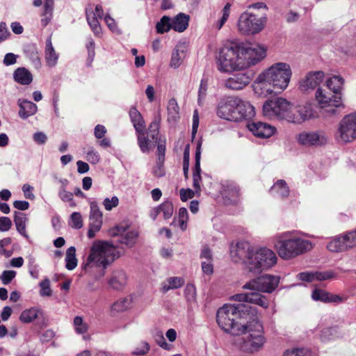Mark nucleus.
I'll return each instance as SVG.
<instances>
[{"instance_id":"864d4df0","label":"nucleus","mask_w":356,"mask_h":356,"mask_svg":"<svg viewBox=\"0 0 356 356\" xmlns=\"http://www.w3.org/2000/svg\"><path fill=\"white\" fill-rule=\"evenodd\" d=\"M69 225L72 228L77 229L83 227V219L79 212H73L71 214Z\"/></svg>"},{"instance_id":"6ab92c4d","label":"nucleus","mask_w":356,"mask_h":356,"mask_svg":"<svg viewBox=\"0 0 356 356\" xmlns=\"http://www.w3.org/2000/svg\"><path fill=\"white\" fill-rule=\"evenodd\" d=\"M86 15L87 22L92 30L94 34L99 36L102 33V29L98 21V18L102 19L104 15V10L101 5L95 6L94 12L92 8L89 6L86 8Z\"/></svg>"},{"instance_id":"dca6fc26","label":"nucleus","mask_w":356,"mask_h":356,"mask_svg":"<svg viewBox=\"0 0 356 356\" xmlns=\"http://www.w3.org/2000/svg\"><path fill=\"white\" fill-rule=\"evenodd\" d=\"M110 235L112 236H118V242L126 245L129 248H132L138 236V234L135 230H129L125 225H117L110 230Z\"/></svg>"},{"instance_id":"aec40b11","label":"nucleus","mask_w":356,"mask_h":356,"mask_svg":"<svg viewBox=\"0 0 356 356\" xmlns=\"http://www.w3.org/2000/svg\"><path fill=\"white\" fill-rule=\"evenodd\" d=\"M232 299L237 302L255 304L263 308H268L269 305L268 300L266 296L254 291L238 293L233 296Z\"/></svg>"},{"instance_id":"338daca9","label":"nucleus","mask_w":356,"mask_h":356,"mask_svg":"<svg viewBox=\"0 0 356 356\" xmlns=\"http://www.w3.org/2000/svg\"><path fill=\"white\" fill-rule=\"evenodd\" d=\"M105 22L107 25V26L109 28V29L115 33H120V29L118 28L116 23L112 17H111L109 15H106L104 17Z\"/></svg>"},{"instance_id":"8fccbe9b","label":"nucleus","mask_w":356,"mask_h":356,"mask_svg":"<svg viewBox=\"0 0 356 356\" xmlns=\"http://www.w3.org/2000/svg\"><path fill=\"white\" fill-rule=\"evenodd\" d=\"M156 31L158 33H164L168 32L172 29V23H170V18L168 16H163L156 25Z\"/></svg>"},{"instance_id":"4be33fe9","label":"nucleus","mask_w":356,"mask_h":356,"mask_svg":"<svg viewBox=\"0 0 356 356\" xmlns=\"http://www.w3.org/2000/svg\"><path fill=\"white\" fill-rule=\"evenodd\" d=\"M252 80V76L247 72L234 74L225 81V86L232 90H242L248 86Z\"/></svg>"},{"instance_id":"0eeeda50","label":"nucleus","mask_w":356,"mask_h":356,"mask_svg":"<svg viewBox=\"0 0 356 356\" xmlns=\"http://www.w3.org/2000/svg\"><path fill=\"white\" fill-rule=\"evenodd\" d=\"M316 98L321 109V114L324 118H328L339 113V109L343 108L341 95L331 94L326 89L318 88Z\"/></svg>"},{"instance_id":"5fc2aeb1","label":"nucleus","mask_w":356,"mask_h":356,"mask_svg":"<svg viewBox=\"0 0 356 356\" xmlns=\"http://www.w3.org/2000/svg\"><path fill=\"white\" fill-rule=\"evenodd\" d=\"M149 344L147 341H141L132 352V355L143 356L146 355L149 352Z\"/></svg>"},{"instance_id":"f3484780","label":"nucleus","mask_w":356,"mask_h":356,"mask_svg":"<svg viewBox=\"0 0 356 356\" xmlns=\"http://www.w3.org/2000/svg\"><path fill=\"white\" fill-rule=\"evenodd\" d=\"M90 212L89 216V229L88 231V237L92 238L95 234L100 230L102 225V212L99 210L96 202L90 203Z\"/></svg>"},{"instance_id":"b1692460","label":"nucleus","mask_w":356,"mask_h":356,"mask_svg":"<svg viewBox=\"0 0 356 356\" xmlns=\"http://www.w3.org/2000/svg\"><path fill=\"white\" fill-rule=\"evenodd\" d=\"M298 142L305 146L321 145L326 143V138L317 132L303 131L298 134Z\"/></svg>"},{"instance_id":"f257e3e1","label":"nucleus","mask_w":356,"mask_h":356,"mask_svg":"<svg viewBox=\"0 0 356 356\" xmlns=\"http://www.w3.org/2000/svg\"><path fill=\"white\" fill-rule=\"evenodd\" d=\"M232 260L241 261L245 269L253 274H259L277 263L275 253L266 248H256L247 242H238L231 250Z\"/></svg>"},{"instance_id":"c85d7f7f","label":"nucleus","mask_w":356,"mask_h":356,"mask_svg":"<svg viewBox=\"0 0 356 356\" xmlns=\"http://www.w3.org/2000/svg\"><path fill=\"white\" fill-rule=\"evenodd\" d=\"M127 283V275L123 270H115L108 280V284L115 290L122 289Z\"/></svg>"},{"instance_id":"bb28decb","label":"nucleus","mask_w":356,"mask_h":356,"mask_svg":"<svg viewBox=\"0 0 356 356\" xmlns=\"http://www.w3.org/2000/svg\"><path fill=\"white\" fill-rule=\"evenodd\" d=\"M236 114L237 115L236 122L242 120H249L255 115L254 108L249 102L243 101L240 99V102L236 106Z\"/></svg>"},{"instance_id":"37998d69","label":"nucleus","mask_w":356,"mask_h":356,"mask_svg":"<svg viewBox=\"0 0 356 356\" xmlns=\"http://www.w3.org/2000/svg\"><path fill=\"white\" fill-rule=\"evenodd\" d=\"M343 336V333L339 330L338 327H330L322 330L321 339L322 341H325L335 338L342 337Z\"/></svg>"},{"instance_id":"0e129e2a","label":"nucleus","mask_w":356,"mask_h":356,"mask_svg":"<svg viewBox=\"0 0 356 356\" xmlns=\"http://www.w3.org/2000/svg\"><path fill=\"white\" fill-rule=\"evenodd\" d=\"M207 91V82L204 79H202L198 90V104H202V99L205 97Z\"/></svg>"},{"instance_id":"3c124183","label":"nucleus","mask_w":356,"mask_h":356,"mask_svg":"<svg viewBox=\"0 0 356 356\" xmlns=\"http://www.w3.org/2000/svg\"><path fill=\"white\" fill-rule=\"evenodd\" d=\"M74 327L77 334H83L88 330V325L84 323L82 317L76 316L73 321Z\"/></svg>"},{"instance_id":"680f3d73","label":"nucleus","mask_w":356,"mask_h":356,"mask_svg":"<svg viewBox=\"0 0 356 356\" xmlns=\"http://www.w3.org/2000/svg\"><path fill=\"white\" fill-rule=\"evenodd\" d=\"M154 339L157 344L165 350H170L171 346L166 343L162 332L159 331L154 335Z\"/></svg>"},{"instance_id":"69168bd1","label":"nucleus","mask_w":356,"mask_h":356,"mask_svg":"<svg viewBox=\"0 0 356 356\" xmlns=\"http://www.w3.org/2000/svg\"><path fill=\"white\" fill-rule=\"evenodd\" d=\"M16 273L13 270H4L0 278L3 284H8L15 277Z\"/></svg>"},{"instance_id":"7c9ffc66","label":"nucleus","mask_w":356,"mask_h":356,"mask_svg":"<svg viewBox=\"0 0 356 356\" xmlns=\"http://www.w3.org/2000/svg\"><path fill=\"white\" fill-rule=\"evenodd\" d=\"M18 106H19V116L24 120L33 115L38 110L35 104L26 99H19Z\"/></svg>"},{"instance_id":"f8f14e48","label":"nucleus","mask_w":356,"mask_h":356,"mask_svg":"<svg viewBox=\"0 0 356 356\" xmlns=\"http://www.w3.org/2000/svg\"><path fill=\"white\" fill-rule=\"evenodd\" d=\"M265 22L266 18L244 12L238 20V29L243 34H256L264 29Z\"/></svg>"},{"instance_id":"bf43d9fd","label":"nucleus","mask_w":356,"mask_h":356,"mask_svg":"<svg viewBox=\"0 0 356 356\" xmlns=\"http://www.w3.org/2000/svg\"><path fill=\"white\" fill-rule=\"evenodd\" d=\"M86 159L92 164H97L100 161V155L93 147H91L86 153Z\"/></svg>"},{"instance_id":"e433bc0d","label":"nucleus","mask_w":356,"mask_h":356,"mask_svg":"<svg viewBox=\"0 0 356 356\" xmlns=\"http://www.w3.org/2000/svg\"><path fill=\"white\" fill-rule=\"evenodd\" d=\"M58 55L56 52L51 42V37L48 38L46 41L45 47V59L48 66L54 67L56 65Z\"/></svg>"},{"instance_id":"20e7f679","label":"nucleus","mask_w":356,"mask_h":356,"mask_svg":"<svg viewBox=\"0 0 356 356\" xmlns=\"http://www.w3.org/2000/svg\"><path fill=\"white\" fill-rule=\"evenodd\" d=\"M122 252L108 241H96L90 248V254L83 268L95 266L106 268L116 259L119 258Z\"/></svg>"},{"instance_id":"ea45409f","label":"nucleus","mask_w":356,"mask_h":356,"mask_svg":"<svg viewBox=\"0 0 356 356\" xmlns=\"http://www.w3.org/2000/svg\"><path fill=\"white\" fill-rule=\"evenodd\" d=\"M188 22V15L184 13H179L172 22V29L178 32H183L187 29Z\"/></svg>"},{"instance_id":"473e14b6","label":"nucleus","mask_w":356,"mask_h":356,"mask_svg":"<svg viewBox=\"0 0 356 356\" xmlns=\"http://www.w3.org/2000/svg\"><path fill=\"white\" fill-rule=\"evenodd\" d=\"M348 239L346 234L333 238L327 245V248L334 252H341L350 248L348 245Z\"/></svg>"},{"instance_id":"a878e982","label":"nucleus","mask_w":356,"mask_h":356,"mask_svg":"<svg viewBox=\"0 0 356 356\" xmlns=\"http://www.w3.org/2000/svg\"><path fill=\"white\" fill-rule=\"evenodd\" d=\"M312 298L316 301H321L325 303H341L343 301V298L341 296L329 293L321 289H315L312 293Z\"/></svg>"},{"instance_id":"a19ab883","label":"nucleus","mask_w":356,"mask_h":356,"mask_svg":"<svg viewBox=\"0 0 356 356\" xmlns=\"http://www.w3.org/2000/svg\"><path fill=\"white\" fill-rule=\"evenodd\" d=\"M42 314V312L38 307H32L29 309L24 310L20 316L19 320L22 323H29L33 320L38 318L40 315Z\"/></svg>"},{"instance_id":"09e8293b","label":"nucleus","mask_w":356,"mask_h":356,"mask_svg":"<svg viewBox=\"0 0 356 356\" xmlns=\"http://www.w3.org/2000/svg\"><path fill=\"white\" fill-rule=\"evenodd\" d=\"M159 207L161 213H163V218L167 220L170 218L174 213V207L171 201L165 200Z\"/></svg>"},{"instance_id":"c9c22d12","label":"nucleus","mask_w":356,"mask_h":356,"mask_svg":"<svg viewBox=\"0 0 356 356\" xmlns=\"http://www.w3.org/2000/svg\"><path fill=\"white\" fill-rule=\"evenodd\" d=\"M44 4L41 14V24L43 27L47 26L51 21L54 11V0H44Z\"/></svg>"},{"instance_id":"4d7b16f0","label":"nucleus","mask_w":356,"mask_h":356,"mask_svg":"<svg viewBox=\"0 0 356 356\" xmlns=\"http://www.w3.org/2000/svg\"><path fill=\"white\" fill-rule=\"evenodd\" d=\"M184 295L188 302H194L196 297V289L195 286L192 284H188L184 290Z\"/></svg>"},{"instance_id":"79ce46f5","label":"nucleus","mask_w":356,"mask_h":356,"mask_svg":"<svg viewBox=\"0 0 356 356\" xmlns=\"http://www.w3.org/2000/svg\"><path fill=\"white\" fill-rule=\"evenodd\" d=\"M27 218L26 215L22 212L15 211L14 213V222L16 226L17 232L21 234L23 236L28 238V235L26 232V222Z\"/></svg>"},{"instance_id":"603ef678","label":"nucleus","mask_w":356,"mask_h":356,"mask_svg":"<svg viewBox=\"0 0 356 356\" xmlns=\"http://www.w3.org/2000/svg\"><path fill=\"white\" fill-rule=\"evenodd\" d=\"M58 197L60 200L65 202H69V205L71 207H75L76 204L73 200V193L70 191H67L66 189L59 188Z\"/></svg>"},{"instance_id":"f03ea898","label":"nucleus","mask_w":356,"mask_h":356,"mask_svg":"<svg viewBox=\"0 0 356 356\" xmlns=\"http://www.w3.org/2000/svg\"><path fill=\"white\" fill-rule=\"evenodd\" d=\"M257 312L255 307L244 303L225 305L218 310L216 321L224 331L233 335H241L246 332L248 327L245 324L238 323L237 319L245 314L254 316Z\"/></svg>"},{"instance_id":"2eb2a0df","label":"nucleus","mask_w":356,"mask_h":356,"mask_svg":"<svg viewBox=\"0 0 356 356\" xmlns=\"http://www.w3.org/2000/svg\"><path fill=\"white\" fill-rule=\"evenodd\" d=\"M245 69L257 64L266 56V49L259 44L248 45L243 43Z\"/></svg>"},{"instance_id":"412c9836","label":"nucleus","mask_w":356,"mask_h":356,"mask_svg":"<svg viewBox=\"0 0 356 356\" xmlns=\"http://www.w3.org/2000/svg\"><path fill=\"white\" fill-rule=\"evenodd\" d=\"M323 78V71L309 72L300 81L299 89L302 92L314 90L322 82Z\"/></svg>"},{"instance_id":"e2e57ef3","label":"nucleus","mask_w":356,"mask_h":356,"mask_svg":"<svg viewBox=\"0 0 356 356\" xmlns=\"http://www.w3.org/2000/svg\"><path fill=\"white\" fill-rule=\"evenodd\" d=\"M230 8L231 4L229 3H227L222 9V16L218 24V29H220L224 24L227 22L229 16Z\"/></svg>"},{"instance_id":"6e6d98bb","label":"nucleus","mask_w":356,"mask_h":356,"mask_svg":"<svg viewBox=\"0 0 356 356\" xmlns=\"http://www.w3.org/2000/svg\"><path fill=\"white\" fill-rule=\"evenodd\" d=\"M39 286L40 287V294L41 296H51L52 291L50 288V280L48 278H45L44 280L40 282Z\"/></svg>"},{"instance_id":"052dcab7","label":"nucleus","mask_w":356,"mask_h":356,"mask_svg":"<svg viewBox=\"0 0 356 356\" xmlns=\"http://www.w3.org/2000/svg\"><path fill=\"white\" fill-rule=\"evenodd\" d=\"M119 204V199L117 196H113L111 199L106 197L103 202V205L106 211H111Z\"/></svg>"},{"instance_id":"a211bd4d","label":"nucleus","mask_w":356,"mask_h":356,"mask_svg":"<svg viewBox=\"0 0 356 356\" xmlns=\"http://www.w3.org/2000/svg\"><path fill=\"white\" fill-rule=\"evenodd\" d=\"M316 112L314 109V105L311 103H305L294 107L291 122L300 124L306 120H309L316 117Z\"/></svg>"},{"instance_id":"5701e85b","label":"nucleus","mask_w":356,"mask_h":356,"mask_svg":"<svg viewBox=\"0 0 356 356\" xmlns=\"http://www.w3.org/2000/svg\"><path fill=\"white\" fill-rule=\"evenodd\" d=\"M248 129L257 137L268 138L275 132V128L262 122H254L248 124Z\"/></svg>"},{"instance_id":"cd10ccee","label":"nucleus","mask_w":356,"mask_h":356,"mask_svg":"<svg viewBox=\"0 0 356 356\" xmlns=\"http://www.w3.org/2000/svg\"><path fill=\"white\" fill-rule=\"evenodd\" d=\"M200 158H201V143H198L196 152H195V164L193 170V186L197 193H199L201 190L200 181L202 177L200 175L201 168H200Z\"/></svg>"},{"instance_id":"9d476101","label":"nucleus","mask_w":356,"mask_h":356,"mask_svg":"<svg viewBox=\"0 0 356 356\" xmlns=\"http://www.w3.org/2000/svg\"><path fill=\"white\" fill-rule=\"evenodd\" d=\"M279 282V276L266 274L250 280L242 288L245 290H251L257 293H270L275 290Z\"/></svg>"},{"instance_id":"4c0bfd02","label":"nucleus","mask_w":356,"mask_h":356,"mask_svg":"<svg viewBox=\"0 0 356 356\" xmlns=\"http://www.w3.org/2000/svg\"><path fill=\"white\" fill-rule=\"evenodd\" d=\"M270 193L284 199L289 196V188L284 180L279 179L270 188Z\"/></svg>"},{"instance_id":"4468645a","label":"nucleus","mask_w":356,"mask_h":356,"mask_svg":"<svg viewBox=\"0 0 356 356\" xmlns=\"http://www.w3.org/2000/svg\"><path fill=\"white\" fill-rule=\"evenodd\" d=\"M240 102L237 97H228L222 99L217 108V115L219 118L229 121L236 122L237 115L235 113L236 106Z\"/></svg>"},{"instance_id":"1a4fd4ad","label":"nucleus","mask_w":356,"mask_h":356,"mask_svg":"<svg viewBox=\"0 0 356 356\" xmlns=\"http://www.w3.org/2000/svg\"><path fill=\"white\" fill-rule=\"evenodd\" d=\"M161 116L159 115L149 124L145 136V131L138 134V144L142 152L147 153L154 149L157 143Z\"/></svg>"},{"instance_id":"ddd939ff","label":"nucleus","mask_w":356,"mask_h":356,"mask_svg":"<svg viewBox=\"0 0 356 356\" xmlns=\"http://www.w3.org/2000/svg\"><path fill=\"white\" fill-rule=\"evenodd\" d=\"M337 138L343 143L356 139V112L346 115L339 122Z\"/></svg>"},{"instance_id":"7ed1b4c3","label":"nucleus","mask_w":356,"mask_h":356,"mask_svg":"<svg viewBox=\"0 0 356 356\" xmlns=\"http://www.w3.org/2000/svg\"><path fill=\"white\" fill-rule=\"evenodd\" d=\"M243 43L228 41L220 49L217 56L218 70L222 72H232L245 69Z\"/></svg>"},{"instance_id":"774afa93","label":"nucleus","mask_w":356,"mask_h":356,"mask_svg":"<svg viewBox=\"0 0 356 356\" xmlns=\"http://www.w3.org/2000/svg\"><path fill=\"white\" fill-rule=\"evenodd\" d=\"M12 226L11 220L5 216L0 217V231L1 232H7L8 231Z\"/></svg>"},{"instance_id":"f704fd0d","label":"nucleus","mask_w":356,"mask_h":356,"mask_svg":"<svg viewBox=\"0 0 356 356\" xmlns=\"http://www.w3.org/2000/svg\"><path fill=\"white\" fill-rule=\"evenodd\" d=\"M129 116L131 120V122L134 124V127L136 129V131L138 134L145 131V120L140 113L135 108L132 107L129 111Z\"/></svg>"},{"instance_id":"9b49d317","label":"nucleus","mask_w":356,"mask_h":356,"mask_svg":"<svg viewBox=\"0 0 356 356\" xmlns=\"http://www.w3.org/2000/svg\"><path fill=\"white\" fill-rule=\"evenodd\" d=\"M247 330L244 333L249 334L245 340V346L248 350L254 352L259 350L265 343V338L263 335V326L258 321L245 324Z\"/></svg>"},{"instance_id":"13d9d810","label":"nucleus","mask_w":356,"mask_h":356,"mask_svg":"<svg viewBox=\"0 0 356 356\" xmlns=\"http://www.w3.org/2000/svg\"><path fill=\"white\" fill-rule=\"evenodd\" d=\"M178 219L180 228L184 231L186 229L188 220V211L186 208L181 207L179 209Z\"/></svg>"},{"instance_id":"72a5a7b5","label":"nucleus","mask_w":356,"mask_h":356,"mask_svg":"<svg viewBox=\"0 0 356 356\" xmlns=\"http://www.w3.org/2000/svg\"><path fill=\"white\" fill-rule=\"evenodd\" d=\"M13 79L21 85H29L33 81V76L25 67H18L14 71Z\"/></svg>"},{"instance_id":"c756f323","label":"nucleus","mask_w":356,"mask_h":356,"mask_svg":"<svg viewBox=\"0 0 356 356\" xmlns=\"http://www.w3.org/2000/svg\"><path fill=\"white\" fill-rule=\"evenodd\" d=\"M332 273L330 272H302L299 273L297 276L300 280L305 281L308 282H313L314 280L323 281L328 280L332 277Z\"/></svg>"},{"instance_id":"de8ad7c7","label":"nucleus","mask_w":356,"mask_h":356,"mask_svg":"<svg viewBox=\"0 0 356 356\" xmlns=\"http://www.w3.org/2000/svg\"><path fill=\"white\" fill-rule=\"evenodd\" d=\"M66 268L72 270L77 266V259L76 258V249L74 246L70 247L66 252L65 257Z\"/></svg>"},{"instance_id":"2f4dec72","label":"nucleus","mask_w":356,"mask_h":356,"mask_svg":"<svg viewBox=\"0 0 356 356\" xmlns=\"http://www.w3.org/2000/svg\"><path fill=\"white\" fill-rule=\"evenodd\" d=\"M187 47L184 43H179L172 52L170 66L174 68L179 67L186 56Z\"/></svg>"},{"instance_id":"39448f33","label":"nucleus","mask_w":356,"mask_h":356,"mask_svg":"<svg viewBox=\"0 0 356 356\" xmlns=\"http://www.w3.org/2000/svg\"><path fill=\"white\" fill-rule=\"evenodd\" d=\"M292 76V70L286 63H276L261 72L256 79L258 83H267L276 92H282L287 88Z\"/></svg>"},{"instance_id":"c03bdc74","label":"nucleus","mask_w":356,"mask_h":356,"mask_svg":"<svg viewBox=\"0 0 356 356\" xmlns=\"http://www.w3.org/2000/svg\"><path fill=\"white\" fill-rule=\"evenodd\" d=\"M132 304V299L131 298H123L111 305V311L115 312H123L130 309Z\"/></svg>"},{"instance_id":"393cba45","label":"nucleus","mask_w":356,"mask_h":356,"mask_svg":"<svg viewBox=\"0 0 356 356\" xmlns=\"http://www.w3.org/2000/svg\"><path fill=\"white\" fill-rule=\"evenodd\" d=\"M222 195L227 203L237 204L240 200V188L234 182L223 185Z\"/></svg>"},{"instance_id":"49530a36","label":"nucleus","mask_w":356,"mask_h":356,"mask_svg":"<svg viewBox=\"0 0 356 356\" xmlns=\"http://www.w3.org/2000/svg\"><path fill=\"white\" fill-rule=\"evenodd\" d=\"M168 120L172 122L177 121L179 118V108L177 101L172 98L170 99L168 104Z\"/></svg>"},{"instance_id":"58836bf2","label":"nucleus","mask_w":356,"mask_h":356,"mask_svg":"<svg viewBox=\"0 0 356 356\" xmlns=\"http://www.w3.org/2000/svg\"><path fill=\"white\" fill-rule=\"evenodd\" d=\"M344 84L343 79L340 76L334 75L326 81V87L334 94L341 95Z\"/></svg>"},{"instance_id":"a18cd8bd","label":"nucleus","mask_w":356,"mask_h":356,"mask_svg":"<svg viewBox=\"0 0 356 356\" xmlns=\"http://www.w3.org/2000/svg\"><path fill=\"white\" fill-rule=\"evenodd\" d=\"M184 284L182 278L178 277H172L167 280V283L162 284V291L165 293L170 289L180 288Z\"/></svg>"},{"instance_id":"423d86ee","label":"nucleus","mask_w":356,"mask_h":356,"mask_svg":"<svg viewBox=\"0 0 356 356\" xmlns=\"http://www.w3.org/2000/svg\"><path fill=\"white\" fill-rule=\"evenodd\" d=\"M279 256L284 259H290L313 248L312 243L299 237L286 238L281 236L275 243Z\"/></svg>"},{"instance_id":"6e6552de","label":"nucleus","mask_w":356,"mask_h":356,"mask_svg":"<svg viewBox=\"0 0 356 356\" xmlns=\"http://www.w3.org/2000/svg\"><path fill=\"white\" fill-rule=\"evenodd\" d=\"M293 110V106L284 98H278L275 101H266L263 106L265 116L284 119L289 122H291L289 118H292Z\"/></svg>"}]
</instances>
